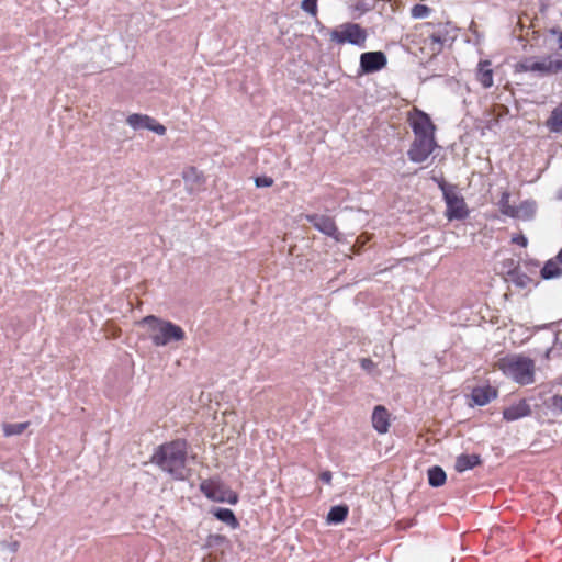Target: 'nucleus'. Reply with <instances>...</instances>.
<instances>
[{"mask_svg":"<svg viewBox=\"0 0 562 562\" xmlns=\"http://www.w3.org/2000/svg\"><path fill=\"white\" fill-rule=\"evenodd\" d=\"M551 407L555 411H562V397L553 396L551 398Z\"/></svg>","mask_w":562,"mask_h":562,"instance_id":"obj_31","label":"nucleus"},{"mask_svg":"<svg viewBox=\"0 0 562 562\" xmlns=\"http://www.w3.org/2000/svg\"><path fill=\"white\" fill-rule=\"evenodd\" d=\"M408 119L416 136L434 137L435 126L426 113L415 109L409 113Z\"/></svg>","mask_w":562,"mask_h":562,"instance_id":"obj_8","label":"nucleus"},{"mask_svg":"<svg viewBox=\"0 0 562 562\" xmlns=\"http://www.w3.org/2000/svg\"><path fill=\"white\" fill-rule=\"evenodd\" d=\"M200 488L207 498L214 502L236 504L238 501L237 494L220 482L204 481L201 483Z\"/></svg>","mask_w":562,"mask_h":562,"instance_id":"obj_6","label":"nucleus"},{"mask_svg":"<svg viewBox=\"0 0 562 562\" xmlns=\"http://www.w3.org/2000/svg\"><path fill=\"white\" fill-rule=\"evenodd\" d=\"M311 221L313 222L314 226L319 232L338 239V237L336 235L337 227H336L335 223L333 222V220H330L329 217L318 216V217L311 218Z\"/></svg>","mask_w":562,"mask_h":562,"instance_id":"obj_15","label":"nucleus"},{"mask_svg":"<svg viewBox=\"0 0 562 562\" xmlns=\"http://www.w3.org/2000/svg\"><path fill=\"white\" fill-rule=\"evenodd\" d=\"M488 66L490 61L481 63L477 72V78L485 88H488L493 85L492 70L488 68Z\"/></svg>","mask_w":562,"mask_h":562,"instance_id":"obj_23","label":"nucleus"},{"mask_svg":"<svg viewBox=\"0 0 562 562\" xmlns=\"http://www.w3.org/2000/svg\"><path fill=\"white\" fill-rule=\"evenodd\" d=\"M559 42L561 43L562 46V34H559Z\"/></svg>","mask_w":562,"mask_h":562,"instance_id":"obj_36","label":"nucleus"},{"mask_svg":"<svg viewBox=\"0 0 562 562\" xmlns=\"http://www.w3.org/2000/svg\"><path fill=\"white\" fill-rule=\"evenodd\" d=\"M435 147L434 137H418L416 136L413 146L409 150V157L415 162H423L432 153Z\"/></svg>","mask_w":562,"mask_h":562,"instance_id":"obj_9","label":"nucleus"},{"mask_svg":"<svg viewBox=\"0 0 562 562\" xmlns=\"http://www.w3.org/2000/svg\"><path fill=\"white\" fill-rule=\"evenodd\" d=\"M302 10L315 16L317 14V0H303L301 3Z\"/></svg>","mask_w":562,"mask_h":562,"instance_id":"obj_29","label":"nucleus"},{"mask_svg":"<svg viewBox=\"0 0 562 562\" xmlns=\"http://www.w3.org/2000/svg\"><path fill=\"white\" fill-rule=\"evenodd\" d=\"M531 414L530 405L526 401L512 404L503 411V417L507 422H515Z\"/></svg>","mask_w":562,"mask_h":562,"instance_id":"obj_13","label":"nucleus"},{"mask_svg":"<svg viewBox=\"0 0 562 562\" xmlns=\"http://www.w3.org/2000/svg\"><path fill=\"white\" fill-rule=\"evenodd\" d=\"M330 41L338 44L362 45L367 38L364 30L358 24L345 23L329 32Z\"/></svg>","mask_w":562,"mask_h":562,"instance_id":"obj_4","label":"nucleus"},{"mask_svg":"<svg viewBox=\"0 0 562 562\" xmlns=\"http://www.w3.org/2000/svg\"><path fill=\"white\" fill-rule=\"evenodd\" d=\"M558 260H548L541 270L543 279H552L562 274V269Z\"/></svg>","mask_w":562,"mask_h":562,"instance_id":"obj_20","label":"nucleus"},{"mask_svg":"<svg viewBox=\"0 0 562 562\" xmlns=\"http://www.w3.org/2000/svg\"><path fill=\"white\" fill-rule=\"evenodd\" d=\"M272 184V180L271 179H268V178H263V179H257L256 180V186L257 187H270Z\"/></svg>","mask_w":562,"mask_h":562,"instance_id":"obj_32","label":"nucleus"},{"mask_svg":"<svg viewBox=\"0 0 562 562\" xmlns=\"http://www.w3.org/2000/svg\"><path fill=\"white\" fill-rule=\"evenodd\" d=\"M517 214L514 217L518 218H530L536 212V205L533 202H524L518 207H515Z\"/></svg>","mask_w":562,"mask_h":562,"instance_id":"obj_25","label":"nucleus"},{"mask_svg":"<svg viewBox=\"0 0 562 562\" xmlns=\"http://www.w3.org/2000/svg\"><path fill=\"white\" fill-rule=\"evenodd\" d=\"M520 68L525 71H539L544 74H555L562 69V60L543 59L541 61H533L521 64Z\"/></svg>","mask_w":562,"mask_h":562,"instance_id":"obj_11","label":"nucleus"},{"mask_svg":"<svg viewBox=\"0 0 562 562\" xmlns=\"http://www.w3.org/2000/svg\"><path fill=\"white\" fill-rule=\"evenodd\" d=\"M446 203L447 212L446 215L449 220H462L468 216L469 211L465 205L463 198L456 191L453 187L440 183Z\"/></svg>","mask_w":562,"mask_h":562,"instance_id":"obj_5","label":"nucleus"},{"mask_svg":"<svg viewBox=\"0 0 562 562\" xmlns=\"http://www.w3.org/2000/svg\"><path fill=\"white\" fill-rule=\"evenodd\" d=\"M447 479L446 472L440 467H432L428 470V482L434 487L445 484Z\"/></svg>","mask_w":562,"mask_h":562,"instance_id":"obj_19","label":"nucleus"},{"mask_svg":"<svg viewBox=\"0 0 562 562\" xmlns=\"http://www.w3.org/2000/svg\"><path fill=\"white\" fill-rule=\"evenodd\" d=\"M496 397V391L490 386L476 387L473 390L471 398L474 404L483 406Z\"/></svg>","mask_w":562,"mask_h":562,"instance_id":"obj_14","label":"nucleus"},{"mask_svg":"<svg viewBox=\"0 0 562 562\" xmlns=\"http://www.w3.org/2000/svg\"><path fill=\"white\" fill-rule=\"evenodd\" d=\"M182 178L191 188L204 182L203 172L195 167H188L182 172Z\"/></svg>","mask_w":562,"mask_h":562,"instance_id":"obj_16","label":"nucleus"},{"mask_svg":"<svg viewBox=\"0 0 562 562\" xmlns=\"http://www.w3.org/2000/svg\"><path fill=\"white\" fill-rule=\"evenodd\" d=\"M143 327L148 339L157 347L178 344L186 338V333L180 326L151 315L143 318Z\"/></svg>","mask_w":562,"mask_h":562,"instance_id":"obj_2","label":"nucleus"},{"mask_svg":"<svg viewBox=\"0 0 562 562\" xmlns=\"http://www.w3.org/2000/svg\"><path fill=\"white\" fill-rule=\"evenodd\" d=\"M480 458L476 454L468 456L461 454L457 458L454 468L458 472H464L477 465Z\"/></svg>","mask_w":562,"mask_h":562,"instance_id":"obj_17","label":"nucleus"},{"mask_svg":"<svg viewBox=\"0 0 562 562\" xmlns=\"http://www.w3.org/2000/svg\"><path fill=\"white\" fill-rule=\"evenodd\" d=\"M502 371L519 384H530L533 382L535 363L532 360L515 356L501 360Z\"/></svg>","mask_w":562,"mask_h":562,"instance_id":"obj_3","label":"nucleus"},{"mask_svg":"<svg viewBox=\"0 0 562 562\" xmlns=\"http://www.w3.org/2000/svg\"><path fill=\"white\" fill-rule=\"evenodd\" d=\"M513 241L516 243V244H519L521 245L522 247H526L527 246V238L522 235H519L517 237H514L513 238Z\"/></svg>","mask_w":562,"mask_h":562,"instance_id":"obj_33","label":"nucleus"},{"mask_svg":"<svg viewBox=\"0 0 562 562\" xmlns=\"http://www.w3.org/2000/svg\"><path fill=\"white\" fill-rule=\"evenodd\" d=\"M371 420L379 434H386L391 425V414L384 406L378 405L373 409Z\"/></svg>","mask_w":562,"mask_h":562,"instance_id":"obj_12","label":"nucleus"},{"mask_svg":"<svg viewBox=\"0 0 562 562\" xmlns=\"http://www.w3.org/2000/svg\"><path fill=\"white\" fill-rule=\"evenodd\" d=\"M386 57L382 52L364 53L360 57V66L364 72H373L383 68Z\"/></svg>","mask_w":562,"mask_h":562,"instance_id":"obj_10","label":"nucleus"},{"mask_svg":"<svg viewBox=\"0 0 562 562\" xmlns=\"http://www.w3.org/2000/svg\"><path fill=\"white\" fill-rule=\"evenodd\" d=\"M330 479H331L330 473L326 472V473H323V474H322V480H323V481H325V482H327V483H328V482L330 481Z\"/></svg>","mask_w":562,"mask_h":562,"instance_id":"obj_34","label":"nucleus"},{"mask_svg":"<svg viewBox=\"0 0 562 562\" xmlns=\"http://www.w3.org/2000/svg\"><path fill=\"white\" fill-rule=\"evenodd\" d=\"M499 207H501V212L504 215L513 217L517 214V212H515V206H512L509 203V194L508 193H503L502 199L499 201Z\"/></svg>","mask_w":562,"mask_h":562,"instance_id":"obj_27","label":"nucleus"},{"mask_svg":"<svg viewBox=\"0 0 562 562\" xmlns=\"http://www.w3.org/2000/svg\"><path fill=\"white\" fill-rule=\"evenodd\" d=\"M143 128H146L158 136H165L167 127L150 116L143 115Z\"/></svg>","mask_w":562,"mask_h":562,"instance_id":"obj_18","label":"nucleus"},{"mask_svg":"<svg viewBox=\"0 0 562 562\" xmlns=\"http://www.w3.org/2000/svg\"><path fill=\"white\" fill-rule=\"evenodd\" d=\"M238 417L235 412H223L216 418V428L220 429V441L231 440L238 434Z\"/></svg>","mask_w":562,"mask_h":562,"instance_id":"obj_7","label":"nucleus"},{"mask_svg":"<svg viewBox=\"0 0 562 562\" xmlns=\"http://www.w3.org/2000/svg\"><path fill=\"white\" fill-rule=\"evenodd\" d=\"M214 516L218 520H221V521L227 524L228 526H231L232 528H236L237 525H238L237 519H236L234 513L231 509H227V508L216 509L214 512Z\"/></svg>","mask_w":562,"mask_h":562,"instance_id":"obj_21","label":"nucleus"},{"mask_svg":"<svg viewBox=\"0 0 562 562\" xmlns=\"http://www.w3.org/2000/svg\"><path fill=\"white\" fill-rule=\"evenodd\" d=\"M186 460V443L182 441H172L156 448L150 458V463L158 465L162 471L182 480L188 474Z\"/></svg>","mask_w":562,"mask_h":562,"instance_id":"obj_1","label":"nucleus"},{"mask_svg":"<svg viewBox=\"0 0 562 562\" xmlns=\"http://www.w3.org/2000/svg\"><path fill=\"white\" fill-rule=\"evenodd\" d=\"M430 9L424 4H416L412 9V15L416 19H424L428 16Z\"/></svg>","mask_w":562,"mask_h":562,"instance_id":"obj_28","label":"nucleus"},{"mask_svg":"<svg viewBox=\"0 0 562 562\" xmlns=\"http://www.w3.org/2000/svg\"><path fill=\"white\" fill-rule=\"evenodd\" d=\"M557 260L562 263V249L559 251L558 256H557Z\"/></svg>","mask_w":562,"mask_h":562,"instance_id":"obj_35","label":"nucleus"},{"mask_svg":"<svg viewBox=\"0 0 562 562\" xmlns=\"http://www.w3.org/2000/svg\"><path fill=\"white\" fill-rule=\"evenodd\" d=\"M30 426L29 422L24 423H14V424H3L2 430L5 437H12L21 435L27 427Z\"/></svg>","mask_w":562,"mask_h":562,"instance_id":"obj_22","label":"nucleus"},{"mask_svg":"<svg viewBox=\"0 0 562 562\" xmlns=\"http://www.w3.org/2000/svg\"><path fill=\"white\" fill-rule=\"evenodd\" d=\"M348 509L345 506H335L333 507L328 515H327V521L339 524L345 520L347 516Z\"/></svg>","mask_w":562,"mask_h":562,"instance_id":"obj_24","label":"nucleus"},{"mask_svg":"<svg viewBox=\"0 0 562 562\" xmlns=\"http://www.w3.org/2000/svg\"><path fill=\"white\" fill-rule=\"evenodd\" d=\"M127 123L135 130H140V113H133L127 117Z\"/></svg>","mask_w":562,"mask_h":562,"instance_id":"obj_30","label":"nucleus"},{"mask_svg":"<svg viewBox=\"0 0 562 562\" xmlns=\"http://www.w3.org/2000/svg\"><path fill=\"white\" fill-rule=\"evenodd\" d=\"M547 125L552 132H560L562 130V109H555L549 120L547 121Z\"/></svg>","mask_w":562,"mask_h":562,"instance_id":"obj_26","label":"nucleus"}]
</instances>
